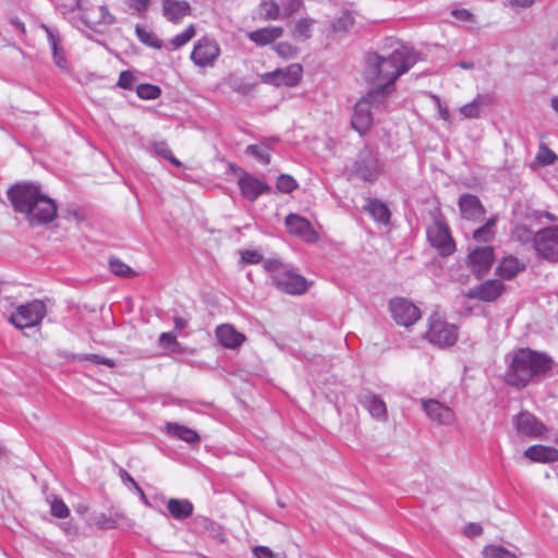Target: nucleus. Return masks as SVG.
I'll return each instance as SVG.
<instances>
[{
	"instance_id": "obj_1",
	"label": "nucleus",
	"mask_w": 558,
	"mask_h": 558,
	"mask_svg": "<svg viewBox=\"0 0 558 558\" xmlns=\"http://www.w3.org/2000/svg\"><path fill=\"white\" fill-rule=\"evenodd\" d=\"M418 60L417 53L405 46L396 48L389 56L384 57L376 52L365 57L364 77L375 86L372 92H378L384 98L395 90L396 81L408 72Z\"/></svg>"
},
{
	"instance_id": "obj_2",
	"label": "nucleus",
	"mask_w": 558,
	"mask_h": 558,
	"mask_svg": "<svg viewBox=\"0 0 558 558\" xmlns=\"http://www.w3.org/2000/svg\"><path fill=\"white\" fill-rule=\"evenodd\" d=\"M507 368L504 381L515 389H523L531 383L550 376L556 366L554 360L544 352L520 348L506 355Z\"/></svg>"
},
{
	"instance_id": "obj_3",
	"label": "nucleus",
	"mask_w": 558,
	"mask_h": 558,
	"mask_svg": "<svg viewBox=\"0 0 558 558\" xmlns=\"http://www.w3.org/2000/svg\"><path fill=\"white\" fill-rule=\"evenodd\" d=\"M8 198L15 211L25 215L31 226L46 225L57 217L56 202L37 184L17 183L8 190Z\"/></svg>"
},
{
	"instance_id": "obj_4",
	"label": "nucleus",
	"mask_w": 558,
	"mask_h": 558,
	"mask_svg": "<svg viewBox=\"0 0 558 558\" xmlns=\"http://www.w3.org/2000/svg\"><path fill=\"white\" fill-rule=\"evenodd\" d=\"M380 95L378 92L368 90L355 104L351 125L360 134H365L371 129L375 112L386 107L387 99Z\"/></svg>"
},
{
	"instance_id": "obj_5",
	"label": "nucleus",
	"mask_w": 558,
	"mask_h": 558,
	"mask_svg": "<svg viewBox=\"0 0 558 558\" xmlns=\"http://www.w3.org/2000/svg\"><path fill=\"white\" fill-rule=\"evenodd\" d=\"M532 243L538 258L558 263V225L539 229L534 233Z\"/></svg>"
},
{
	"instance_id": "obj_6",
	"label": "nucleus",
	"mask_w": 558,
	"mask_h": 558,
	"mask_svg": "<svg viewBox=\"0 0 558 558\" xmlns=\"http://www.w3.org/2000/svg\"><path fill=\"white\" fill-rule=\"evenodd\" d=\"M46 305L39 300H34L20 305L11 314L9 320L19 329L31 328L39 325L46 316Z\"/></svg>"
},
{
	"instance_id": "obj_7",
	"label": "nucleus",
	"mask_w": 558,
	"mask_h": 558,
	"mask_svg": "<svg viewBox=\"0 0 558 558\" xmlns=\"http://www.w3.org/2000/svg\"><path fill=\"white\" fill-rule=\"evenodd\" d=\"M271 280L278 290L292 295L303 294L308 286L302 275L289 267L272 275Z\"/></svg>"
},
{
	"instance_id": "obj_8",
	"label": "nucleus",
	"mask_w": 558,
	"mask_h": 558,
	"mask_svg": "<svg viewBox=\"0 0 558 558\" xmlns=\"http://www.w3.org/2000/svg\"><path fill=\"white\" fill-rule=\"evenodd\" d=\"M426 336L429 342L439 347L453 345L458 339L457 327L436 316L430 317Z\"/></svg>"
},
{
	"instance_id": "obj_9",
	"label": "nucleus",
	"mask_w": 558,
	"mask_h": 558,
	"mask_svg": "<svg viewBox=\"0 0 558 558\" xmlns=\"http://www.w3.org/2000/svg\"><path fill=\"white\" fill-rule=\"evenodd\" d=\"M78 7L82 11V20L93 29L100 25H110L114 21L108 8L102 3H95L90 0H80Z\"/></svg>"
},
{
	"instance_id": "obj_10",
	"label": "nucleus",
	"mask_w": 558,
	"mask_h": 558,
	"mask_svg": "<svg viewBox=\"0 0 558 558\" xmlns=\"http://www.w3.org/2000/svg\"><path fill=\"white\" fill-rule=\"evenodd\" d=\"M383 170V163L375 153L365 148L360 151L353 165V172L364 181L373 182Z\"/></svg>"
},
{
	"instance_id": "obj_11",
	"label": "nucleus",
	"mask_w": 558,
	"mask_h": 558,
	"mask_svg": "<svg viewBox=\"0 0 558 558\" xmlns=\"http://www.w3.org/2000/svg\"><path fill=\"white\" fill-rule=\"evenodd\" d=\"M391 315L398 325L410 327L421 318L418 307L403 298H395L389 303Z\"/></svg>"
},
{
	"instance_id": "obj_12",
	"label": "nucleus",
	"mask_w": 558,
	"mask_h": 558,
	"mask_svg": "<svg viewBox=\"0 0 558 558\" xmlns=\"http://www.w3.org/2000/svg\"><path fill=\"white\" fill-rule=\"evenodd\" d=\"M302 66L293 63L283 69H277L260 75V81L275 86H295L302 78Z\"/></svg>"
},
{
	"instance_id": "obj_13",
	"label": "nucleus",
	"mask_w": 558,
	"mask_h": 558,
	"mask_svg": "<svg viewBox=\"0 0 558 558\" xmlns=\"http://www.w3.org/2000/svg\"><path fill=\"white\" fill-rule=\"evenodd\" d=\"M220 54V48L214 39H199L191 53V59L198 66H211Z\"/></svg>"
},
{
	"instance_id": "obj_14",
	"label": "nucleus",
	"mask_w": 558,
	"mask_h": 558,
	"mask_svg": "<svg viewBox=\"0 0 558 558\" xmlns=\"http://www.w3.org/2000/svg\"><path fill=\"white\" fill-rule=\"evenodd\" d=\"M421 404L428 418L434 423L445 426L454 424L457 417L450 407L435 399H422Z\"/></svg>"
},
{
	"instance_id": "obj_15",
	"label": "nucleus",
	"mask_w": 558,
	"mask_h": 558,
	"mask_svg": "<svg viewBox=\"0 0 558 558\" xmlns=\"http://www.w3.org/2000/svg\"><path fill=\"white\" fill-rule=\"evenodd\" d=\"M513 424L519 434L530 438H541L547 433V427L535 415L526 411L515 415Z\"/></svg>"
},
{
	"instance_id": "obj_16",
	"label": "nucleus",
	"mask_w": 558,
	"mask_h": 558,
	"mask_svg": "<svg viewBox=\"0 0 558 558\" xmlns=\"http://www.w3.org/2000/svg\"><path fill=\"white\" fill-rule=\"evenodd\" d=\"M427 238L441 255H450L454 251V243L448 228L439 221L427 229Z\"/></svg>"
},
{
	"instance_id": "obj_17",
	"label": "nucleus",
	"mask_w": 558,
	"mask_h": 558,
	"mask_svg": "<svg viewBox=\"0 0 558 558\" xmlns=\"http://www.w3.org/2000/svg\"><path fill=\"white\" fill-rule=\"evenodd\" d=\"M494 251L490 246L478 247L471 252L469 255V263L472 271L478 277L487 274L493 265Z\"/></svg>"
},
{
	"instance_id": "obj_18",
	"label": "nucleus",
	"mask_w": 558,
	"mask_h": 558,
	"mask_svg": "<svg viewBox=\"0 0 558 558\" xmlns=\"http://www.w3.org/2000/svg\"><path fill=\"white\" fill-rule=\"evenodd\" d=\"M286 226L290 233L301 236L307 242H315L318 239L310 221L300 215H288L286 217Z\"/></svg>"
},
{
	"instance_id": "obj_19",
	"label": "nucleus",
	"mask_w": 558,
	"mask_h": 558,
	"mask_svg": "<svg viewBox=\"0 0 558 558\" xmlns=\"http://www.w3.org/2000/svg\"><path fill=\"white\" fill-rule=\"evenodd\" d=\"M505 290L499 280H487L484 283L471 289L468 295L471 299H478L485 302H493L498 299Z\"/></svg>"
},
{
	"instance_id": "obj_20",
	"label": "nucleus",
	"mask_w": 558,
	"mask_h": 558,
	"mask_svg": "<svg viewBox=\"0 0 558 558\" xmlns=\"http://www.w3.org/2000/svg\"><path fill=\"white\" fill-rule=\"evenodd\" d=\"M239 186L241 189L242 195L251 202H254L259 195L269 191L270 189L266 182L248 173L240 177Z\"/></svg>"
},
{
	"instance_id": "obj_21",
	"label": "nucleus",
	"mask_w": 558,
	"mask_h": 558,
	"mask_svg": "<svg viewBox=\"0 0 558 558\" xmlns=\"http://www.w3.org/2000/svg\"><path fill=\"white\" fill-rule=\"evenodd\" d=\"M215 333L219 343L227 349H238L246 340V337L230 324L218 326Z\"/></svg>"
},
{
	"instance_id": "obj_22",
	"label": "nucleus",
	"mask_w": 558,
	"mask_h": 558,
	"mask_svg": "<svg viewBox=\"0 0 558 558\" xmlns=\"http://www.w3.org/2000/svg\"><path fill=\"white\" fill-rule=\"evenodd\" d=\"M459 208L462 217L468 220H476L484 215V208L480 199L471 194H463L460 196Z\"/></svg>"
},
{
	"instance_id": "obj_23",
	"label": "nucleus",
	"mask_w": 558,
	"mask_h": 558,
	"mask_svg": "<svg viewBox=\"0 0 558 558\" xmlns=\"http://www.w3.org/2000/svg\"><path fill=\"white\" fill-rule=\"evenodd\" d=\"M524 456L533 462L551 463L558 461V449L549 446L533 445L525 449Z\"/></svg>"
},
{
	"instance_id": "obj_24",
	"label": "nucleus",
	"mask_w": 558,
	"mask_h": 558,
	"mask_svg": "<svg viewBox=\"0 0 558 558\" xmlns=\"http://www.w3.org/2000/svg\"><path fill=\"white\" fill-rule=\"evenodd\" d=\"M190 12H191V7L186 1H179V0H163L162 1L163 16L172 23H179L184 16L189 15Z\"/></svg>"
},
{
	"instance_id": "obj_25",
	"label": "nucleus",
	"mask_w": 558,
	"mask_h": 558,
	"mask_svg": "<svg viewBox=\"0 0 558 558\" xmlns=\"http://www.w3.org/2000/svg\"><path fill=\"white\" fill-rule=\"evenodd\" d=\"M492 96L488 94H478L471 102L459 109L463 119H478L482 110L492 105Z\"/></svg>"
},
{
	"instance_id": "obj_26",
	"label": "nucleus",
	"mask_w": 558,
	"mask_h": 558,
	"mask_svg": "<svg viewBox=\"0 0 558 558\" xmlns=\"http://www.w3.org/2000/svg\"><path fill=\"white\" fill-rule=\"evenodd\" d=\"M361 403L374 418L387 420V407L379 397L373 393H365L361 398Z\"/></svg>"
},
{
	"instance_id": "obj_27",
	"label": "nucleus",
	"mask_w": 558,
	"mask_h": 558,
	"mask_svg": "<svg viewBox=\"0 0 558 558\" xmlns=\"http://www.w3.org/2000/svg\"><path fill=\"white\" fill-rule=\"evenodd\" d=\"M167 509L175 520H185L193 514L194 506L189 499L170 498Z\"/></svg>"
},
{
	"instance_id": "obj_28",
	"label": "nucleus",
	"mask_w": 558,
	"mask_h": 558,
	"mask_svg": "<svg viewBox=\"0 0 558 558\" xmlns=\"http://www.w3.org/2000/svg\"><path fill=\"white\" fill-rule=\"evenodd\" d=\"M282 34L283 28L281 26H271L251 32L248 38L258 46H265L280 38Z\"/></svg>"
},
{
	"instance_id": "obj_29",
	"label": "nucleus",
	"mask_w": 558,
	"mask_h": 558,
	"mask_svg": "<svg viewBox=\"0 0 558 558\" xmlns=\"http://www.w3.org/2000/svg\"><path fill=\"white\" fill-rule=\"evenodd\" d=\"M166 432L170 436L189 444H195L199 441V435L194 429L178 423L168 422L166 424Z\"/></svg>"
},
{
	"instance_id": "obj_30",
	"label": "nucleus",
	"mask_w": 558,
	"mask_h": 558,
	"mask_svg": "<svg viewBox=\"0 0 558 558\" xmlns=\"http://www.w3.org/2000/svg\"><path fill=\"white\" fill-rule=\"evenodd\" d=\"M364 209L378 222L387 225L390 220V210L385 203L378 199H367Z\"/></svg>"
},
{
	"instance_id": "obj_31",
	"label": "nucleus",
	"mask_w": 558,
	"mask_h": 558,
	"mask_svg": "<svg viewBox=\"0 0 558 558\" xmlns=\"http://www.w3.org/2000/svg\"><path fill=\"white\" fill-rule=\"evenodd\" d=\"M525 268V265L513 256L505 257L499 266L498 272L504 279H512Z\"/></svg>"
},
{
	"instance_id": "obj_32",
	"label": "nucleus",
	"mask_w": 558,
	"mask_h": 558,
	"mask_svg": "<svg viewBox=\"0 0 558 558\" xmlns=\"http://www.w3.org/2000/svg\"><path fill=\"white\" fill-rule=\"evenodd\" d=\"M41 27L45 29V32L47 34L48 41H49V45H50L52 53H53V60H54L56 65L61 69H65V59H64L61 48L59 46L60 38H59L58 32L53 28L46 26V25H43Z\"/></svg>"
},
{
	"instance_id": "obj_33",
	"label": "nucleus",
	"mask_w": 558,
	"mask_h": 558,
	"mask_svg": "<svg viewBox=\"0 0 558 558\" xmlns=\"http://www.w3.org/2000/svg\"><path fill=\"white\" fill-rule=\"evenodd\" d=\"M314 24V20L312 19H301L299 20L294 28L292 31V36L294 39L299 41H305L311 38L312 36V26Z\"/></svg>"
},
{
	"instance_id": "obj_34",
	"label": "nucleus",
	"mask_w": 558,
	"mask_h": 558,
	"mask_svg": "<svg viewBox=\"0 0 558 558\" xmlns=\"http://www.w3.org/2000/svg\"><path fill=\"white\" fill-rule=\"evenodd\" d=\"M260 10L266 20L283 19L282 11L275 0H262Z\"/></svg>"
},
{
	"instance_id": "obj_35",
	"label": "nucleus",
	"mask_w": 558,
	"mask_h": 558,
	"mask_svg": "<svg viewBox=\"0 0 558 558\" xmlns=\"http://www.w3.org/2000/svg\"><path fill=\"white\" fill-rule=\"evenodd\" d=\"M354 24V19L350 12H343L332 24V31L339 34H347Z\"/></svg>"
},
{
	"instance_id": "obj_36",
	"label": "nucleus",
	"mask_w": 558,
	"mask_h": 558,
	"mask_svg": "<svg viewBox=\"0 0 558 558\" xmlns=\"http://www.w3.org/2000/svg\"><path fill=\"white\" fill-rule=\"evenodd\" d=\"M246 154L256 158L263 165L270 163V153L268 146L260 144L248 145L246 147Z\"/></svg>"
},
{
	"instance_id": "obj_37",
	"label": "nucleus",
	"mask_w": 558,
	"mask_h": 558,
	"mask_svg": "<svg viewBox=\"0 0 558 558\" xmlns=\"http://www.w3.org/2000/svg\"><path fill=\"white\" fill-rule=\"evenodd\" d=\"M135 33H136L138 39L143 44H145L149 47H153V48H157V49L161 48L160 40L157 38V36L153 32H150L140 25H136Z\"/></svg>"
},
{
	"instance_id": "obj_38",
	"label": "nucleus",
	"mask_w": 558,
	"mask_h": 558,
	"mask_svg": "<svg viewBox=\"0 0 558 558\" xmlns=\"http://www.w3.org/2000/svg\"><path fill=\"white\" fill-rule=\"evenodd\" d=\"M272 48L282 59H293L299 54L300 51L295 45L288 41H281L275 45Z\"/></svg>"
},
{
	"instance_id": "obj_39",
	"label": "nucleus",
	"mask_w": 558,
	"mask_h": 558,
	"mask_svg": "<svg viewBox=\"0 0 558 558\" xmlns=\"http://www.w3.org/2000/svg\"><path fill=\"white\" fill-rule=\"evenodd\" d=\"M483 555L485 558H517V556L502 546L488 545L484 547Z\"/></svg>"
},
{
	"instance_id": "obj_40",
	"label": "nucleus",
	"mask_w": 558,
	"mask_h": 558,
	"mask_svg": "<svg viewBox=\"0 0 558 558\" xmlns=\"http://www.w3.org/2000/svg\"><path fill=\"white\" fill-rule=\"evenodd\" d=\"M195 36V27L191 24L182 33L178 34L171 39V45L174 49H178L187 44Z\"/></svg>"
},
{
	"instance_id": "obj_41",
	"label": "nucleus",
	"mask_w": 558,
	"mask_h": 558,
	"mask_svg": "<svg viewBox=\"0 0 558 558\" xmlns=\"http://www.w3.org/2000/svg\"><path fill=\"white\" fill-rule=\"evenodd\" d=\"M137 96L142 99H156L161 90L158 86L151 84H141L136 88Z\"/></svg>"
},
{
	"instance_id": "obj_42",
	"label": "nucleus",
	"mask_w": 558,
	"mask_h": 558,
	"mask_svg": "<svg viewBox=\"0 0 558 558\" xmlns=\"http://www.w3.org/2000/svg\"><path fill=\"white\" fill-rule=\"evenodd\" d=\"M109 267L112 274L120 277H132L135 275L130 266L117 258L110 259Z\"/></svg>"
},
{
	"instance_id": "obj_43",
	"label": "nucleus",
	"mask_w": 558,
	"mask_h": 558,
	"mask_svg": "<svg viewBox=\"0 0 558 558\" xmlns=\"http://www.w3.org/2000/svg\"><path fill=\"white\" fill-rule=\"evenodd\" d=\"M495 223H496L495 218L488 219L487 222L483 227H481L474 231V233H473L474 239L477 241H488L489 239H492L494 235L493 228H494Z\"/></svg>"
},
{
	"instance_id": "obj_44",
	"label": "nucleus",
	"mask_w": 558,
	"mask_h": 558,
	"mask_svg": "<svg viewBox=\"0 0 558 558\" xmlns=\"http://www.w3.org/2000/svg\"><path fill=\"white\" fill-rule=\"evenodd\" d=\"M74 360L78 361H89L96 365H105L110 368L116 366V362L111 359L100 356L98 354H84V355H75L73 356Z\"/></svg>"
},
{
	"instance_id": "obj_45",
	"label": "nucleus",
	"mask_w": 558,
	"mask_h": 558,
	"mask_svg": "<svg viewBox=\"0 0 558 558\" xmlns=\"http://www.w3.org/2000/svg\"><path fill=\"white\" fill-rule=\"evenodd\" d=\"M298 187L296 181L288 174H281L277 180V189L282 193H290Z\"/></svg>"
},
{
	"instance_id": "obj_46",
	"label": "nucleus",
	"mask_w": 558,
	"mask_h": 558,
	"mask_svg": "<svg viewBox=\"0 0 558 558\" xmlns=\"http://www.w3.org/2000/svg\"><path fill=\"white\" fill-rule=\"evenodd\" d=\"M50 511L53 517L59 519H64L70 514L68 506L61 499L58 498H54L52 500Z\"/></svg>"
},
{
	"instance_id": "obj_47",
	"label": "nucleus",
	"mask_w": 558,
	"mask_h": 558,
	"mask_svg": "<svg viewBox=\"0 0 558 558\" xmlns=\"http://www.w3.org/2000/svg\"><path fill=\"white\" fill-rule=\"evenodd\" d=\"M556 154L547 147H541L537 154V160L543 165H550L555 161Z\"/></svg>"
},
{
	"instance_id": "obj_48",
	"label": "nucleus",
	"mask_w": 558,
	"mask_h": 558,
	"mask_svg": "<svg viewBox=\"0 0 558 558\" xmlns=\"http://www.w3.org/2000/svg\"><path fill=\"white\" fill-rule=\"evenodd\" d=\"M159 344L165 349L179 345L177 337L173 332H162L159 337Z\"/></svg>"
},
{
	"instance_id": "obj_49",
	"label": "nucleus",
	"mask_w": 558,
	"mask_h": 558,
	"mask_svg": "<svg viewBox=\"0 0 558 558\" xmlns=\"http://www.w3.org/2000/svg\"><path fill=\"white\" fill-rule=\"evenodd\" d=\"M254 555L256 558H284V556L274 553L266 546H257L254 548Z\"/></svg>"
},
{
	"instance_id": "obj_50",
	"label": "nucleus",
	"mask_w": 558,
	"mask_h": 558,
	"mask_svg": "<svg viewBox=\"0 0 558 558\" xmlns=\"http://www.w3.org/2000/svg\"><path fill=\"white\" fill-rule=\"evenodd\" d=\"M301 5V0H287L282 3V16L288 17L295 13Z\"/></svg>"
},
{
	"instance_id": "obj_51",
	"label": "nucleus",
	"mask_w": 558,
	"mask_h": 558,
	"mask_svg": "<svg viewBox=\"0 0 558 558\" xmlns=\"http://www.w3.org/2000/svg\"><path fill=\"white\" fill-rule=\"evenodd\" d=\"M134 77L131 72L123 71L120 74L118 86L124 89H131L133 87Z\"/></svg>"
},
{
	"instance_id": "obj_52",
	"label": "nucleus",
	"mask_w": 558,
	"mask_h": 558,
	"mask_svg": "<svg viewBox=\"0 0 558 558\" xmlns=\"http://www.w3.org/2000/svg\"><path fill=\"white\" fill-rule=\"evenodd\" d=\"M95 524L100 529L114 527L116 521L104 513H100L95 518Z\"/></svg>"
},
{
	"instance_id": "obj_53",
	"label": "nucleus",
	"mask_w": 558,
	"mask_h": 558,
	"mask_svg": "<svg viewBox=\"0 0 558 558\" xmlns=\"http://www.w3.org/2000/svg\"><path fill=\"white\" fill-rule=\"evenodd\" d=\"M264 268L271 272V276L278 274V271L286 269L287 266L277 259H269L264 263Z\"/></svg>"
},
{
	"instance_id": "obj_54",
	"label": "nucleus",
	"mask_w": 558,
	"mask_h": 558,
	"mask_svg": "<svg viewBox=\"0 0 558 558\" xmlns=\"http://www.w3.org/2000/svg\"><path fill=\"white\" fill-rule=\"evenodd\" d=\"M242 259L247 264H257L262 260V255L256 251H244Z\"/></svg>"
},
{
	"instance_id": "obj_55",
	"label": "nucleus",
	"mask_w": 558,
	"mask_h": 558,
	"mask_svg": "<svg viewBox=\"0 0 558 558\" xmlns=\"http://www.w3.org/2000/svg\"><path fill=\"white\" fill-rule=\"evenodd\" d=\"M125 2L131 9L143 12L149 5L150 0H125Z\"/></svg>"
},
{
	"instance_id": "obj_56",
	"label": "nucleus",
	"mask_w": 558,
	"mask_h": 558,
	"mask_svg": "<svg viewBox=\"0 0 558 558\" xmlns=\"http://www.w3.org/2000/svg\"><path fill=\"white\" fill-rule=\"evenodd\" d=\"M154 151H155V154H157L163 158H169L170 154H171L169 146L165 142L155 143Z\"/></svg>"
},
{
	"instance_id": "obj_57",
	"label": "nucleus",
	"mask_w": 558,
	"mask_h": 558,
	"mask_svg": "<svg viewBox=\"0 0 558 558\" xmlns=\"http://www.w3.org/2000/svg\"><path fill=\"white\" fill-rule=\"evenodd\" d=\"M513 235L520 241H527L531 238V230L525 226H519L515 228Z\"/></svg>"
},
{
	"instance_id": "obj_58",
	"label": "nucleus",
	"mask_w": 558,
	"mask_h": 558,
	"mask_svg": "<svg viewBox=\"0 0 558 558\" xmlns=\"http://www.w3.org/2000/svg\"><path fill=\"white\" fill-rule=\"evenodd\" d=\"M482 526L476 523H469L465 527V534L470 537L478 536L482 534Z\"/></svg>"
},
{
	"instance_id": "obj_59",
	"label": "nucleus",
	"mask_w": 558,
	"mask_h": 558,
	"mask_svg": "<svg viewBox=\"0 0 558 558\" xmlns=\"http://www.w3.org/2000/svg\"><path fill=\"white\" fill-rule=\"evenodd\" d=\"M437 105H438L439 117L444 121L449 123L450 122V112H449L448 107L446 105H442L439 99H437Z\"/></svg>"
},
{
	"instance_id": "obj_60",
	"label": "nucleus",
	"mask_w": 558,
	"mask_h": 558,
	"mask_svg": "<svg viewBox=\"0 0 558 558\" xmlns=\"http://www.w3.org/2000/svg\"><path fill=\"white\" fill-rule=\"evenodd\" d=\"M535 0H507L508 4L512 8H529Z\"/></svg>"
},
{
	"instance_id": "obj_61",
	"label": "nucleus",
	"mask_w": 558,
	"mask_h": 558,
	"mask_svg": "<svg viewBox=\"0 0 558 558\" xmlns=\"http://www.w3.org/2000/svg\"><path fill=\"white\" fill-rule=\"evenodd\" d=\"M452 15L461 21H470L472 19V14L464 9L453 10Z\"/></svg>"
},
{
	"instance_id": "obj_62",
	"label": "nucleus",
	"mask_w": 558,
	"mask_h": 558,
	"mask_svg": "<svg viewBox=\"0 0 558 558\" xmlns=\"http://www.w3.org/2000/svg\"><path fill=\"white\" fill-rule=\"evenodd\" d=\"M173 323L177 329H184L187 326V319L183 317H174Z\"/></svg>"
},
{
	"instance_id": "obj_63",
	"label": "nucleus",
	"mask_w": 558,
	"mask_h": 558,
	"mask_svg": "<svg viewBox=\"0 0 558 558\" xmlns=\"http://www.w3.org/2000/svg\"><path fill=\"white\" fill-rule=\"evenodd\" d=\"M133 487H134L135 492L137 493V495L140 496V498L144 501V504L147 505L148 504L147 497L136 482H133Z\"/></svg>"
},
{
	"instance_id": "obj_64",
	"label": "nucleus",
	"mask_w": 558,
	"mask_h": 558,
	"mask_svg": "<svg viewBox=\"0 0 558 558\" xmlns=\"http://www.w3.org/2000/svg\"><path fill=\"white\" fill-rule=\"evenodd\" d=\"M459 66H460V68H462V69H464V70H471V69H473V68H474V63H473V62H471V61H461V62L459 63Z\"/></svg>"
}]
</instances>
